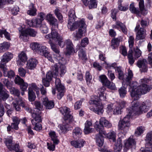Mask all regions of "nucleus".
I'll use <instances>...</instances> for the list:
<instances>
[{"label": "nucleus", "instance_id": "nucleus-1", "mask_svg": "<svg viewBox=\"0 0 152 152\" xmlns=\"http://www.w3.org/2000/svg\"><path fill=\"white\" fill-rule=\"evenodd\" d=\"M139 103L134 100L131 102V107L127 108V112L134 115H140L147 112L151 105L150 101L146 100L143 102L140 106Z\"/></svg>", "mask_w": 152, "mask_h": 152}, {"label": "nucleus", "instance_id": "nucleus-2", "mask_svg": "<svg viewBox=\"0 0 152 152\" xmlns=\"http://www.w3.org/2000/svg\"><path fill=\"white\" fill-rule=\"evenodd\" d=\"M105 88L102 87L98 89L97 93L99 94V100H91L89 102L91 104H94L95 107L93 108L90 107V109L95 113L99 115H102L103 112V107L100 101H105L106 99V93L105 92Z\"/></svg>", "mask_w": 152, "mask_h": 152}, {"label": "nucleus", "instance_id": "nucleus-3", "mask_svg": "<svg viewBox=\"0 0 152 152\" xmlns=\"http://www.w3.org/2000/svg\"><path fill=\"white\" fill-rule=\"evenodd\" d=\"M60 111L64 115V122L63 124L59 126V128L62 132H65L70 129L71 126L69 124L74 121L73 116L70 114V109L66 107H61Z\"/></svg>", "mask_w": 152, "mask_h": 152}, {"label": "nucleus", "instance_id": "nucleus-4", "mask_svg": "<svg viewBox=\"0 0 152 152\" xmlns=\"http://www.w3.org/2000/svg\"><path fill=\"white\" fill-rule=\"evenodd\" d=\"M31 48L33 50L37 51L40 54L43 55L52 62L53 61L48 50V48L45 46H42L37 42H32L30 45Z\"/></svg>", "mask_w": 152, "mask_h": 152}, {"label": "nucleus", "instance_id": "nucleus-5", "mask_svg": "<svg viewBox=\"0 0 152 152\" xmlns=\"http://www.w3.org/2000/svg\"><path fill=\"white\" fill-rule=\"evenodd\" d=\"M139 9L135 7L133 3H131L130 5L129 10L131 12L136 14L140 17L142 14L143 15H147L148 13L147 10L145 9L143 0H140L139 2Z\"/></svg>", "mask_w": 152, "mask_h": 152}, {"label": "nucleus", "instance_id": "nucleus-6", "mask_svg": "<svg viewBox=\"0 0 152 152\" xmlns=\"http://www.w3.org/2000/svg\"><path fill=\"white\" fill-rule=\"evenodd\" d=\"M127 114L124 118L123 119L119 121L118 124L119 129L121 130L124 136L127 132L129 127L130 126V118L131 116L132 115L130 113L127 112Z\"/></svg>", "mask_w": 152, "mask_h": 152}, {"label": "nucleus", "instance_id": "nucleus-7", "mask_svg": "<svg viewBox=\"0 0 152 152\" xmlns=\"http://www.w3.org/2000/svg\"><path fill=\"white\" fill-rule=\"evenodd\" d=\"M149 81L148 79L145 78L141 80L142 84L140 85L136 90L137 95L134 98V100H137L141 94H145L149 92L151 89L150 87L145 83Z\"/></svg>", "mask_w": 152, "mask_h": 152}, {"label": "nucleus", "instance_id": "nucleus-8", "mask_svg": "<svg viewBox=\"0 0 152 152\" xmlns=\"http://www.w3.org/2000/svg\"><path fill=\"white\" fill-rule=\"evenodd\" d=\"M37 34V31L34 29L28 28L22 30L20 32V38L24 42L27 41L28 38V35L32 37H36Z\"/></svg>", "mask_w": 152, "mask_h": 152}, {"label": "nucleus", "instance_id": "nucleus-9", "mask_svg": "<svg viewBox=\"0 0 152 152\" xmlns=\"http://www.w3.org/2000/svg\"><path fill=\"white\" fill-rule=\"evenodd\" d=\"M32 116L33 118L31 120L32 124L35 126L34 129L39 131L42 129V126L40 122L42 121L41 116L39 114L33 113L32 114Z\"/></svg>", "mask_w": 152, "mask_h": 152}, {"label": "nucleus", "instance_id": "nucleus-10", "mask_svg": "<svg viewBox=\"0 0 152 152\" xmlns=\"http://www.w3.org/2000/svg\"><path fill=\"white\" fill-rule=\"evenodd\" d=\"M12 140V138L11 136L5 139L4 142L7 148L10 150H14L16 152H23V150L20 149L19 144L13 145Z\"/></svg>", "mask_w": 152, "mask_h": 152}, {"label": "nucleus", "instance_id": "nucleus-11", "mask_svg": "<svg viewBox=\"0 0 152 152\" xmlns=\"http://www.w3.org/2000/svg\"><path fill=\"white\" fill-rule=\"evenodd\" d=\"M132 78L129 81V83H125L124 85V86H125V85L126 86H129V91L130 92V95L134 100V98L136 97L137 95L136 90L137 89L138 87H137V82L132 81Z\"/></svg>", "mask_w": 152, "mask_h": 152}, {"label": "nucleus", "instance_id": "nucleus-12", "mask_svg": "<svg viewBox=\"0 0 152 152\" xmlns=\"http://www.w3.org/2000/svg\"><path fill=\"white\" fill-rule=\"evenodd\" d=\"M55 85L56 89L57 91V98L60 99L64 95L65 91L64 87L61 84V81L58 78L56 79Z\"/></svg>", "mask_w": 152, "mask_h": 152}, {"label": "nucleus", "instance_id": "nucleus-13", "mask_svg": "<svg viewBox=\"0 0 152 152\" xmlns=\"http://www.w3.org/2000/svg\"><path fill=\"white\" fill-rule=\"evenodd\" d=\"M57 28L56 27H52L51 28V32L50 34H48L45 36V38L49 39V41H51L52 40L57 41L59 39H61L62 37L58 33L57 30L55 29V28Z\"/></svg>", "mask_w": 152, "mask_h": 152}, {"label": "nucleus", "instance_id": "nucleus-14", "mask_svg": "<svg viewBox=\"0 0 152 152\" xmlns=\"http://www.w3.org/2000/svg\"><path fill=\"white\" fill-rule=\"evenodd\" d=\"M118 78L120 80H122L123 82L122 83L124 85L125 83H129V81L133 77V74L131 70L129 69L127 73L124 75L123 72L119 73Z\"/></svg>", "mask_w": 152, "mask_h": 152}, {"label": "nucleus", "instance_id": "nucleus-15", "mask_svg": "<svg viewBox=\"0 0 152 152\" xmlns=\"http://www.w3.org/2000/svg\"><path fill=\"white\" fill-rule=\"evenodd\" d=\"M49 43L50 45L52 50L55 53L54 55V58L58 61H59L60 63H61V61H64V58L61 57L59 48L52 41H49Z\"/></svg>", "mask_w": 152, "mask_h": 152}, {"label": "nucleus", "instance_id": "nucleus-16", "mask_svg": "<svg viewBox=\"0 0 152 152\" xmlns=\"http://www.w3.org/2000/svg\"><path fill=\"white\" fill-rule=\"evenodd\" d=\"M13 57V55L11 53L6 52L4 53L2 56L0 63V67L5 66L6 64L10 61Z\"/></svg>", "mask_w": 152, "mask_h": 152}, {"label": "nucleus", "instance_id": "nucleus-17", "mask_svg": "<svg viewBox=\"0 0 152 152\" xmlns=\"http://www.w3.org/2000/svg\"><path fill=\"white\" fill-rule=\"evenodd\" d=\"M86 32V27L79 28L75 33H73V39L75 41L80 40L83 37L85 36Z\"/></svg>", "mask_w": 152, "mask_h": 152}, {"label": "nucleus", "instance_id": "nucleus-18", "mask_svg": "<svg viewBox=\"0 0 152 152\" xmlns=\"http://www.w3.org/2000/svg\"><path fill=\"white\" fill-rule=\"evenodd\" d=\"M58 66H59V65H58L56 64L54 65L53 68L52 72L51 71L48 72L47 73L45 78L51 81L53 75L57 76L59 74Z\"/></svg>", "mask_w": 152, "mask_h": 152}, {"label": "nucleus", "instance_id": "nucleus-19", "mask_svg": "<svg viewBox=\"0 0 152 152\" xmlns=\"http://www.w3.org/2000/svg\"><path fill=\"white\" fill-rule=\"evenodd\" d=\"M42 102L46 109H50L54 106V102L51 100H49L47 97H43L42 99Z\"/></svg>", "mask_w": 152, "mask_h": 152}, {"label": "nucleus", "instance_id": "nucleus-20", "mask_svg": "<svg viewBox=\"0 0 152 152\" xmlns=\"http://www.w3.org/2000/svg\"><path fill=\"white\" fill-rule=\"evenodd\" d=\"M19 99V100L18 99L15 100L12 102V104L14 107L17 111H19L20 110V106L24 108L25 106H26L27 104L25 102L22 101L21 99Z\"/></svg>", "mask_w": 152, "mask_h": 152}, {"label": "nucleus", "instance_id": "nucleus-21", "mask_svg": "<svg viewBox=\"0 0 152 152\" xmlns=\"http://www.w3.org/2000/svg\"><path fill=\"white\" fill-rule=\"evenodd\" d=\"M14 81L16 84H18L20 85V89L25 90L26 87H28V85L27 83L25 82L23 79L21 78L18 76H17L15 77Z\"/></svg>", "mask_w": 152, "mask_h": 152}, {"label": "nucleus", "instance_id": "nucleus-22", "mask_svg": "<svg viewBox=\"0 0 152 152\" xmlns=\"http://www.w3.org/2000/svg\"><path fill=\"white\" fill-rule=\"evenodd\" d=\"M19 59L17 61L18 66H23L25 64L27 59L26 53L24 52H22L18 55Z\"/></svg>", "mask_w": 152, "mask_h": 152}, {"label": "nucleus", "instance_id": "nucleus-23", "mask_svg": "<svg viewBox=\"0 0 152 152\" xmlns=\"http://www.w3.org/2000/svg\"><path fill=\"white\" fill-rule=\"evenodd\" d=\"M46 19L49 22L50 24L52 27H56L58 28V24L57 20L53 16L52 14L48 13L47 15Z\"/></svg>", "mask_w": 152, "mask_h": 152}, {"label": "nucleus", "instance_id": "nucleus-24", "mask_svg": "<svg viewBox=\"0 0 152 152\" xmlns=\"http://www.w3.org/2000/svg\"><path fill=\"white\" fill-rule=\"evenodd\" d=\"M85 143V141L82 139L73 140L70 142L72 146L76 148H82L84 146Z\"/></svg>", "mask_w": 152, "mask_h": 152}, {"label": "nucleus", "instance_id": "nucleus-25", "mask_svg": "<svg viewBox=\"0 0 152 152\" xmlns=\"http://www.w3.org/2000/svg\"><path fill=\"white\" fill-rule=\"evenodd\" d=\"M66 51L65 54L66 55H70L74 51V45L71 40L69 39L66 41Z\"/></svg>", "mask_w": 152, "mask_h": 152}, {"label": "nucleus", "instance_id": "nucleus-26", "mask_svg": "<svg viewBox=\"0 0 152 152\" xmlns=\"http://www.w3.org/2000/svg\"><path fill=\"white\" fill-rule=\"evenodd\" d=\"M123 137L122 136L118 138L117 140H115L114 144V152H120L122 148V138Z\"/></svg>", "mask_w": 152, "mask_h": 152}, {"label": "nucleus", "instance_id": "nucleus-27", "mask_svg": "<svg viewBox=\"0 0 152 152\" xmlns=\"http://www.w3.org/2000/svg\"><path fill=\"white\" fill-rule=\"evenodd\" d=\"M136 142L134 140L130 137L128 140H125L124 142L125 147L127 149L132 148H135Z\"/></svg>", "mask_w": 152, "mask_h": 152}, {"label": "nucleus", "instance_id": "nucleus-28", "mask_svg": "<svg viewBox=\"0 0 152 152\" xmlns=\"http://www.w3.org/2000/svg\"><path fill=\"white\" fill-rule=\"evenodd\" d=\"M92 126V122L91 121H87L85 124L84 132L85 134H88L93 132L94 129L91 127Z\"/></svg>", "mask_w": 152, "mask_h": 152}, {"label": "nucleus", "instance_id": "nucleus-29", "mask_svg": "<svg viewBox=\"0 0 152 152\" xmlns=\"http://www.w3.org/2000/svg\"><path fill=\"white\" fill-rule=\"evenodd\" d=\"M137 66L140 68L141 72H146L147 71L148 67L147 63L145 60L143 59L139 60L137 62Z\"/></svg>", "mask_w": 152, "mask_h": 152}, {"label": "nucleus", "instance_id": "nucleus-30", "mask_svg": "<svg viewBox=\"0 0 152 152\" xmlns=\"http://www.w3.org/2000/svg\"><path fill=\"white\" fill-rule=\"evenodd\" d=\"M37 61L35 58H31L27 61V67L30 69H33L35 68L37 64Z\"/></svg>", "mask_w": 152, "mask_h": 152}, {"label": "nucleus", "instance_id": "nucleus-31", "mask_svg": "<svg viewBox=\"0 0 152 152\" xmlns=\"http://www.w3.org/2000/svg\"><path fill=\"white\" fill-rule=\"evenodd\" d=\"M84 4L86 6L88 5L90 9L95 8L97 7V4L95 0H90L89 3L88 0H82Z\"/></svg>", "mask_w": 152, "mask_h": 152}, {"label": "nucleus", "instance_id": "nucleus-32", "mask_svg": "<svg viewBox=\"0 0 152 152\" xmlns=\"http://www.w3.org/2000/svg\"><path fill=\"white\" fill-rule=\"evenodd\" d=\"M0 68L2 70L3 72L4 75L5 77L11 78L13 77L15 75V73L12 70H10L8 71L7 69L6 66L0 67Z\"/></svg>", "mask_w": 152, "mask_h": 152}, {"label": "nucleus", "instance_id": "nucleus-33", "mask_svg": "<svg viewBox=\"0 0 152 152\" xmlns=\"http://www.w3.org/2000/svg\"><path fill=\"white\" fill-rule=\"evenodd\" d=\"M94 128L96 130L99 132V134H106V132L104 130V127L102 125L99 124L98 122L96 121L95 123Z\"/></svg>", "mask_w": 152, "mask_h": 152}, {"label": "nucleus", "instance_id": "nucleus-34", "mask_svg": "<svg viewBox=\"0 0 152 152\" xmlns=\"http://www.w3.org/2000/svg\"><path fill=\"white\" fill-rule=\"evenodd\" d=\"M65 60L62 61H61V63H59V61H58V64L60 65V72H59L60 75L62 76L66 73V68L65 66L64 65Z\"/></svg>", "mask_w": 152, "mask_h": 152}, {"label": "nucleus", "instance_id": "nucleus-35", "mask_svg": "<svg viewBox=\"0 0 152 152\" xmlns=\"http://www.w3.org/2000/svg\"><path fill=\"white\" fill-rule=\"evenodd\" d=\"M113 28H118L120 27L122 31L125 34L127 33V30L125 26L122 23L117 21L116 22V25H113Z\"/></svg>", "mask_w": 152, "mask_h": 152}, {"label": "nucleus", "instance_id": "nucleus-36", "mask_svg": "<svg viewBox=\"0 0 152 152\" xmlns=\"http://www.w3.org/2000/svg\"><path fill=\"white\" fill-rule=\"evenodd\" d=\"M102 134H97L96 136V145L99 147H102L104 142V138Z\"/></svg>", "mask_w": 152, "mask_h": 152}, {"label": "nucleus", "instance_id": "nucleus-37", "mask_svg": "<svg viewBox=\"0 0 152 152\" xmlns=\"http://www.w3.org/2000/svg\"><path fill=\"white\" fill-rule=\"evenodd\" d=\"M82 131L80 128L76 127L73 130L72 137L75 139L80 137L82 134Z\"/></svg>", "mask_w": 152, "mask_h": 152}, {"label": "nucleus", "instance_id": "nucleus-38", "mask_svg": "<svg viewBox=\"0 0 152 152\" xmlns=\"http://www.w3.org/2000/svg\"><path fill=\"white\" fill-rule=\"evenodd\" d=\"M78 55L79 58L82 60H86L87 57L84 49L81 46H79L78 50Z\"/></svg>", "mask_w": 152, "mask_h": 152}, {"label": "nucleus", "instance_id": "nucleus-39", "mask_svg": "<svg viewBox=\"0 0 152 152\" xmlns=\"http://www.w3.org/2000/svg\"><path fill=\"white\" fill-rule=\"evenodd\" d=\"M145 30L143 28H141L137 32L136 39L138 40L143 39L145 38Z\"/></svg>", "mask_w": 152, "mask_h": 152}, {"label": "nucleus", "instance_id": "nucleus-40", "mask_svg": "<svg viewBox=\"0 0 152 152\" xmlns=\"http://www.w3.org/2000/svg\"><path fill=\"white\" fill-rule=\"evenodd\" d=\"M29 9L27 12L28 14L32 16L36 15L37 14V10L35 8L33 4H30L29 6Z\"/></svg>", "mask_w": 152, "mask_h": 152}, {"label": "nucleus", "instance_id": "nucleus-41", "mask_svg": "<svg viewBox=\"0 0 152 152\" xmlns=\"http://www.w3.org/2000/svg\"><path fill=\"white\" fill-rule=\"evenodd\" d=\"M99 124H100L104 126L107 128H110L112 126L111 123L109 122L108 121L106 120L104 117H102L99 120Z\"/></svg>", "mask_w": 152, "mask_h": 152}, {"label": "nucleus", "instance_id": "nucleus-42", "mask_svg": "<svg viewBox=\"0 0 152 152\" xmlns=\"http://www.w3.org/2000/svg\"><path fill=\"white\" fill-rule=\"evenodd\" d=\"M74 20H69L67 24V27L71 31L75 30L78 27V25L76 24V22H74Z\"/></svg>", "mask_w": 152, "mask_h": 152}, {"label": "nucleus", "instance_id": "nucleus-43", "mask_svg": "<svg viewBox=\"0 0 152 152\" xmlns=\"http://www.w3.org/2000/svg\"><path fill=\"white\" fill-rule=\"evenodd\" d=\"M145 140L147 145H150V146H152V131H150L147 133Z\"/></svg>", "mask_w": 152, "mask_h": 152}, {"label": "nucleus", "instance_id": "nucleus-44", "mask_svg": "<svg viewBox=\"0 0 152 152\" xmlns=\"http://www.w3.org/2000/svg\"><path fill=\"white\" fill-rule=\"evenodd\" d=\"M132 49H130L129 52L127 55V57L129 64L132 65L134 62L135 59H136L133 57L132 55Z\"/></svg>", "mask_w": 152, "mask_h": 152}, {"label": "nucleus", "instance_id": "nucleus-45", "mask_svg": "<svg viewBox=\"0 0 152 152\" xmlns=\"http://www.w3.org/2000/svg\"><path fill=\"white\" fill-rule=\"evenodd\" d=\"M145 129V127L144 126H140L137 127L135 132V135L137 136H140L144 133Z\"/></svg>", "mask_w": 152, "mask_h": 152}, {"label": "nucleus", "instance_id": "nucleus-46", "mask_svg": "<svg viewBox=\"0 0 152 152\" xmlns=\"http://www.w3.org/2000/svg\"><path fill=\"white\" fill-rule=\"evenodd\" d=\"M100 81L103 85L106 86L109 85L110 81L108 80L106 76L104 75H102L99 77Z\"/></svg>", "mask_w": 152, "mask_h": 152}, {"label": "nucleus", "instance_id": "nucleus-47", "mask_svg": "<svg viewBox=\"0 0 152 152\" xmlns=\"http://www.w3.org/2000/svg\"><path fill=\"white\" fill-rule=\"evenodd\" d=\"M28 90V99L31 102L33 101L36 98L35 93L31 88H29Z\"/></svg>", "mask_w": 152, "mask_h": 152}, {"label": "nucleus", "instance_id": "nucleus-48", "mask_svg": "<svg viewBox=\"0 0 152 152\" xmlns=\"http://www.w3.org/2000/svg\"><path fill=\"white\" fill-rule=\"evenodd\" d=\"M10 46L8 43L7 42H4L0 44V53H2L7 50Z\"/></svg>", "mask_w": 152, "mask_h": 152}, {"label": "nucleus", "instance_id": "nucleus-49", "mask_svg": "<svg viewBox=\"0 0 152 152\" xmlns=\"http://www.w3.org/2000/svg\"><path fill=\"white\" fill-rule=\"evenodd\" d=\"M49 135L54 143L56 144L58 143L59 140L57 139V136L54 132H50L49 133Z\"/></svg>", "mask_w": 152, "mask_h": 152}, {"label": "nucleus", "instance_id": "nucleus-50", "mask_svg": "<svg viewBox=\"0 0 152 152\" xmlns=\"http://www.w3.org/2000/svg\"><path fill=\"white\" fill-rule=\"evenodd\" d=\"M105 137H107L109 139L112 140L113 142L115 141L116 134L115 132H111L107 133L106 134H103Z\"/></svg>", "mask_w": 152, "mask_h": 152}, {"label": "nucleus", "instance_id": "nucleus-51", "mask_svg": "<svg viewBox=\"0 0 152 152\" xmlns=\"http://www.w3.org/2000/svg\"><path fill=\"white\" fill-rule=\"evenodd\" d=\"M9 89L11 94H13L18 97V98L16 100H18V99H20L19 96L20 95V92L19 90L12 87H11L10 88H9Z\"/></svg>", "mask_w": 152, "mask_h": 152}, {"label": "nucleus", "instance_id": "nucleus-52", "mask_svg": "<svg viewBox=\"0 0 152 152\" xmlns=\"http://www.w3.org/2000/svg\"><path fill=\"white\" fill-rule=\"evenodd\" d=\"M126 88L125 86L121 87L118 90V92L120 95V97L121 98H124L126 96L127 91L126 90Z\"/></svg>", "mask_w": 152, "mask_h": 152}, {"label": "nucleus", "instance_id": "nucleus-53", "mask_svg": "<svg viewBox=\"0 0 152 152\" xmlns=\"http://www.w3.org/2000/svg\"><path fill=\"white\" fill-rule=\"evenodd\" d=\"M34 23V27H40L41 25L42 20L39 18H35L33 19Z\"/></svg>", "mask_w": 152, "mask_h": 152}, {"label": "nucleus", "instance_id": "nucleus-54", "mask_svg": "<svg viewBox=\"0 0 152 152\" xmlns=\"http://www.w3.org/2000/svg\"><path fill=\"white\" fill-rule=\"evenodd\" d=\"M8 92L6 90L1 92L0 93V98L3 101H5L9 97Z\"/></svg>", "mask_w": 152, "mask_h": 152}, {"label": "nucleus", "instance_id": "nucleus-55", "mask_svg": "<svg viewBox=\"0 0 152 152\" xmlns=\"http://www.w3.org/2000/svg\"><path fill=\"white\" fill-rule=\"evenodd\" d=\"M69 20H74L76 18L75 12L74 10L72 9L70 10L68 13Z\"/></svg>", "mask_w": 152, "mask_h": 152}, {"label": "nucleus", "instance_id": "nucleus-56", "mask_svg": "<svg viewBox=\"0 0 152 152\" xmlns=\"http://www.w3.org/2000/svg\"><path fill=\"white\" fill-rule=\"evenodd\" d=\"M152 146L150 145L145 144V148H142L140 149V152H152Z\"/></svg>", "mask_w": 152, "mask_h": 152}, {"label": "nucleus", "instance_id": "nucleus-57", "mask_svg": "<svg viewBox=\"0 0 152 152\" xmlns=\"http://www.w3.org/2000/svg\"><path fill=\"white\" fill-rule=\"evenodd\" d=\"M119 41L118 38H115L111 41V47L113 49H115L119 45Z\"/></svg>", "mask_w": 152, "mask_h": 152}, {"label": "nucleus", "instance_id": "nucleus-58", "mask_svg": "<svg viewBox=\"0 0 152 152\" xmlns=\"http://www.w3.org/2000/svg\"><path fill=\"white\" fill-rule=\"evenodd\" d=\"M4 34L5 37L8 40H10V36L9 34L6 30H0V37H2L3 34Z\"/></svg>", "mask_w": 152, "mask_h": 152}, {"label": "nucleus", "instance_id": "nucleus-59", "mask_svg": "<svg viewBox=\"0 0 152 152\" xmlns=\"http://www.w3.org/2000/svg\"><path fill=\"white\" fill-rule=\"evenodd\" d=\"M134 51L135 58H138L141 55V52L137 47L136 48L134 49Z\"/></svg>", "mask_w": 152, "mask_h": 152}, {"label": "nucleus", "instance_id": "nucleus-60", "mask_svg": "<svg viewBox=\"0 0 152 152\" xmlns=\"http://www.w3.org/2000/svg\"><path fill=\"white\" fill-rule=\"evenodd\" d=\"M86 79L88 85H89L91 82L92 77L89 72L87 71L86 73Z\"/></svg>", "mask_w": 152, "mask_h": 152}, {"label": "nucleus", "instance_id": "nucleus-61", "mask_svg": "<svg viewBox=\"0 0 152 152\" xmlns=\"http://www.w3.org/2000/svg\"><path fill=\"white\" fill-rule=\"evenodd\" d=\"M76 24L78 25V27H79L80 28L86 27V24L84 20L83 19L76 22Z\"/></svg>", "mask_w": 152, "mask_h": 152}, {"label": "nucleus", "instance_id": "nucleus-62", "mask_svg": "<svg viewBox=\"0 0 152 152\" xmlns=\"http://www.w3.org/2000/svg\"><path fill=\"white\" fill-rule=\"evenodd\" d=\"M84 99H82L76 102L74 104V108L75 110H78L80 108L81 106L82 103Z\"/></svg>", "mask_w": 152, "mask_h": 152}, {"label": "nucleus", "instance_id": "nucleus-63", "mask_svg": "<svg viewBox=\"0 0 152 152\" xmlns=\"http://www.w3.org/2000/svg\"><path fill=\"white\" fill-rule=\"evenodd\" d=\"M89 43L88 39L87 37L83 38L81 41L80 44L81 47H85Z\"/></svg>", "mask_w": 152, "mask_h": 152}, {"label": "nucleus", "instance_id": "nucleus-64", "mask_svg": "<svg viewBox=\"0 0 152 152\" xmlns=\"http://www.w3.org/2000/svg\"><path fill=\"white\" fill-rule=\"evenodd\" d=\"M134 38L132 36H130L129 38L128 42L129 46L130 48H132L134 45Z\"/></svg>", "mask_w": 152, "mask_h": 152}]
</instances>
